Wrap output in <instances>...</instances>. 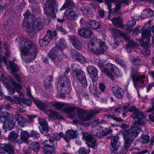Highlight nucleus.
Segmentation results:
<instances>
[{
	"instance_id": "f257e3e1",
	"label": "nucleus",
	"mask_w": 154,
	"mask_h": 154,
	"mask_svg": "<svg viewBox=\"0 0 154 154\" xmlns=\"http://www.w3.org/2000/svg\"><path fill=\"white\" fill-rule=\"evenodd\" d=\"M20 40V49L22 58L27 62L32 61L37 54V45L31 41L23 38Z\"/></svg>"
},
{
	"instance_id": "f03ea898",
	"label": "nucleus",
	"mask_w": 154,
	"mask_h": 154,
	"mask_svg": "<svg viewBox=\"0 0 154 154\" xmlns=\"http://www.w3.org/2000/svg\"><path fill=\"white\" fill-rule=\"evenodd\" d=\"M64 109L65 112L69 114V117L71 119H72L77 116L78 117L83 121L89 120L91 117L100 112L99 110H92L88 113H86L82 109L76 107H66L64 108Z\"/></svg>"
},
{
	"instance_id": "7ed1b4c3",
	"label": "nucleus",
	"mask_w": 154,
	"mask_h": 154,
	"mask_svg": "<svg viewBox=\"0 0 154 154\" xmlns=\"http://www.w3.org/2000/svg\"><path fill=\"white\" fill-rule=\"evenodd\" d=\"M113 37H115L114 38V43L112 45V47L113 49L116 48L118 46L119 42L116 39L118 36H122L123 38L128 43L126 46V48L128 52H131V49L134 48H137L139 46L137 43H135L133 39L129 36L126 35L123 32L119 30L117 28H113L112 30Z\"/></svg>"
},
{
	"instance_id": "20e7f679",
	"label": "nucleus",
	"mask_w": 154,
	"mask_h": 154,
	"mask_svg": "<svg viewBox=\"0 0 154 154\" xmlns=\"http://www.w3.org/2000/svg\"><path fill=\"white\" fill-rule=\"evenodd\" d=\"M67 47V45L65 40L61 38L58 42L57 46L54 47L51 50L49 53V57L51 60L53 61L55 64L57 65L59 61H62L63 59L66 57L65 54H58V50L62 51Z\"/></svg>"
},
{
	"instance_id": "39448f33",
	"label": "nucleus",
	"mask_w": 154,
	"mask_h": 154,
	"mask_svg": "<svg viewBox=\"0 0 154 154\" xmlns=\"http://www.w3.org/2000/svg\"><path fill=\"white\" fill-rule=\"evenodd\" d=\"M141 130V128L138 126L134 125L128 130H123L122 131L121 133L124 140L125 151H126L125 148L127 149L131 146V144L134 140V137L137 136Z\"/></svg>"
},
{
	"instance_id": "423d86ee",
	"label": "nucleus",
	"mask_w": 154,
	"mask_h": 154,
	"mask_svg": "<svg viewBox=\"0 0 154 154\" xmlns=\"http://www.w3.org/2000/svg\"><path fill=\"white\" fill-rule=\"evenodd\" d=\"M88 47L90 51L97 55L104 53L107 49L105 42L95 37L91 40Z\"/></svg>"
},
{
	"instance_id": "0eeeda50",
	"label": "nucleus",
	"mask_w": 154,
	"mask_h": 154,
	"mask_svg": "<svg viewBox=\"0 0 154 154\" xmlns=\"http://www.w3.org/2000/svg\"><path fill=\"white\" fill-rule=\"evenodd\" d=\"M105 61L102 60H99L98 65L102 71L112 80L114 77H117L120 75V72L119 69L111 63H108L104 66Z\"/></svg>"
},
{
	"instance_id": "6e6552de",
	"label": "nucleus",
	"mask_w": 154,
	"mask_h": 154,
	"mask_svg": "<svg viewBox=\"0 0 154 154\" xmlns=\"http://www.w3.org/2000/svg\"><path fill=\"white\" fill-rule=\"evenodd\" d=\"M0 122L4 123L3 128L5 131L11 130L15 124L13 115L6 112L0 114Z\"/></svg>"
},
{
	"instance_id": "1a4fd4ad",
	"label": "nucleus",
	"mask_w": 154,
	"mask_h": 154,
	"mask_svg": "<svg viewBox=\"0 0 154 154\" xmlns=\"http://www.w3.org/2000/svg\"><path fill=\"white\" fill-rule=\"evenodd\" d=\"M129 112H133L131 117L133 118V122L134 125H140L146 124V120L143 113L142 112H138V109L135 106H131L129 107Z\"/></svg>"
},
{
	"instance_id": "9d476101",
	"label": "nucleus",
	"mask_w": 154,
	"mask_h": 154,
	"mask_svg": "<svg viewBox=\"0 0 154 154\" xmlns=\"http://www.w3.org/2000/svg\"><path fill=\"white\" fill-rule=\"evenodd\" d=\"M23 25L26 27V31L28 33L32 32L35 30L38 31L42 28V20L40 18H36L30 23L27 21H23Z\"/></svg>"
},
{
	"instance_id": "9b49d317",
	"label": "nucleus",
	"mask_w": 154,
	"mask_h": 154,
	"mask_svg": "<svg viewBox=\"0 0 154 154\" xmlns=\"http://www.w3.org/2000/svg\"><path fill=\"white\" fill-rule=\"evenodd\" d=\"M57 88L59 92L69 94L71 91L69 80L65 76L62 77L59 80Z\"/></svg>"
},
{
	"instance_id": "f8f14e48",
	"label": "nucleus",
	"mask_w": 154,
	"mask_h": 154,
	"mask_svg": "<svg viewBox=\"0 0 154 154\" xmlns=\"http://www.w3.org/2000/svg\"><path fill=\"white\" fill-rule=\"evenodd\" d=\"M57 5L55 0H47L45 5V12L48 17H54L57 12Z\"/></svg>"
},
{
	"instance_id": "ddd939ff",
	"label": "nucleus",
	"mask_w": 154,
	"mask_h": 154,
	"mask_svg": "<svg viewBox=\"0 0 154 154\" xmlns=\"http://www.w3.org/2000/svg\"><path fill=\"white\" fill-rule=\"evenodd\" d=\"M72 75L74 79L81 82L82 85L85 88L87 86V81L84 72L80 70L75 69L72 72Z\"/></svg>"
},
{
	"instance_id": "4468645a",
	"label": "nucleus",
	"mask_w": 154,
	"mask_h": 154,
	"mask_svg": "<svg viewBox=\"0 0 154 154\" xmlns=\"http://www.w3.org/2000/svg\"><path fill=\"white\" fill-rule=\"evenodd\" d=\"M131 75L134 86L137 89V85H140L143 84L145 77L143 75H139L137 72L134 69L132 70Z\"/></svg>"
},
{
	"instance_id": "2eb2a0df",
	"label": "nucleus",
	"mask_w": 154,
	"mask_h": 154,
	"mask_svg": "<svg viewBox=\"0 0 154 154\" xmlns=\"http://www.w3.org/2000/svg\"><path fill=\"white\" fill-rule=\"evenodd\" d=\"M83 138L86 141L89 146L95 147L97 146L96 139L90 134L84 132L83 133Z\"/></svg>"
},
{
	"instance_id": "dca6fc26",
	"label": "nucleus",
	"mask_w": 154,
	"mask_h": 154,
	"mask_svg": "<svg viewBox=\"0 0 154 154\" xmlns=\"http://www.w3.org/2000/svg\"><path fill=\"white\" fill-rule=\"evenodd\" d=\"M64 135V139L68 142L71 139L77 138L78 136V133L77 130L70 129L66 131Z\"/></svg>"
},
{
	"instance_id": "f3484780",
	"label": "nucleus",
	"mask_w": 154,
	"mask_h": 154,
	"mask_svg": "<svg viewBox=\"0 0 154 154\" xmlns=\"http://www.w3.org/2000/svg\"><path fill=\"white\" fill-rule=\"evenodd\" d=\"M119 137L117 135L112 137L110 147L112 153H116L118 148L120 146V143L119 141Z\"/></svg>"
},
{
	"instance_id": "a211bd4d",
	"label": "nucleus",
	"mask_w": 154,
	"mask_h": 154,
	"mask_svg": "<svg viewBox=\"0 0 154 154\" xmlns=\"http://www.w3.org/2000/svg\"><path fill=\"white\" fill-rule=\"evenodd\" d=\"M141 33L142 37L146 38V42L143 43L142 46L144 47L149 48L150 46L149 45V42L150 40V38L151 36L150 29H143Z\"/></svg>"
},
{
	"instance_id": "6ab92c4d",
	"label": "nucleus",
	"mask_w": 154,
	"mask_h": 154,
	"mask_svg": "<svg viewBox=\"0 0 154 154\" xmlns=\"http://www.w3.org/2000/svg\"><path fill=\"white\" fill-rule=\"evenodd\" d=\"M100 3L103 2V0H96ZM106 1H109L111 2H116L118 3V4H116L115 8H114V11L112 12V14H119L120 13V8L121 7L120 3H122L125 4H128L129 3V2L128 0H105Z\"/></svg>"
},
{
	"instance_id": "aec40b11",
	"label": "nucleus",
	"mask_w": 154,
	"mask_h": 154,
	"mask_svg": "<svg viewBox=\"0 0 154 154\" xmlns=\"http://www.w3.org/2000/svg\"><path fill=\"white\" fill-rule=\"evenodd\" d=\"M79 12L78 10L72 9L66 10L65 13V16L68 20H73L78 17Z\"/></svg>"
},
{
	"instance_id": "412c9836",
	"label": "nucleus",
	"mask_w": 154,
	"mask_h": 154,
	"mask_svg": "<svg viewBox=\"0 0 154 154\" xmlns=\"http://www.w3.org/2000/svg\"><path fill=\"white\" fill-rule=\"evenodd\" d=\"M52 38V32L51 31H48L46 35L44 38L40 39L39 43L41 47L47 45Z\"/></svg>"
},
{
	"instance_id": "4be33fe9",
	"label": "nucleus",
	"mask_w": 154,
	"mask_h": 154,
	"mask_svg": "<svg viewBox=\"0 0 154 154\" xmlns=\"http://www.w3.org/2000/svg\"><path fill=\"white\" fill-rule=\"evenodd\" d=\"M19 97H17V95H15L12 97L9 96H7L6 97V98L13 103H20L23 100V94L20 92H19Z\"/></svg>"
},
{
	"instance_id": "5701e85b",
	"label": "nucleus",
	"mask_w": 154,
	"mask_h": 154,
	"mask_svg": "<svg viewBox=\"0 0 154 154\" xmlns=\"http://www.w3.org/2000/svg\"><path fill=\"white\" fill-rule=\"evenodd\" d=\"M87 71L91 78L95 80L98 75V71L97 69L93 66H89L87 67Z\"/></svg>"
},
{
	"instance_id": "b1692460",
	"label": "nucleus",
	"mask_w": 154,
	"mask_h": 154,
	"mask_svg": "<svg viewBox=\"0 0 154 154\" xmlns=\"http://www.w3.org/2000/svg\"><path fill=\"white\" fill-rule=\"evenodd\" d=\"M14 117L18 124L21 127H23L26 126V124L28 122L27 119L20 114H16L15 115Z\"/></svg>"
},
{
	"instance_id": "393cba45",
	"label": "nucleus",
	"mask_w": 154,
	"mask_h": 154,
	"mask_svg": "<svg viewBox=\"0 0 154 154\" xmlns=\"http://www.w3.org/2000/svg\"><path fill=\"white\" fill-rule=\"evenodd\" d=\"M69 40L71 42L73 46L76 49L80 50L82 48V44L75 36L73 35H69Z\"/></svg>"
},
{
	"instance_id": "a878e982",
	"label": "nucleus",
	"mask_w": 154,
	"mask_h": 154,
	"mask_svg": "<svg viewBox=\"0 0 154 154\" xmlns=\"http://www.w3.org/2000/svg\"><path fill=\"white\" fill-rule=\"evenodd\" d=\"M78 34L85 38H89L91 36L93 32L90 29L82 28L78 30Z\"/></svg>"
},
{
	"instance_id": "bb28decb",
	"label": "nucleus",
	"mask_w": 154,
	"mask_h": 154,
	"mask_svg": "<svg viewBox=\"0 0 154 154\" xmlns=\"http://www.w3.org/2000/svg\"><path fill=\"white\" fill-rule=\"evenodd\" d=\"M4 146H2L4 150L8 154H14V146L11 144H3Z\"/></svg>"
},
{
	"instance_id": "cd10ccee",
	"label": "nucleus",
	"mask_w": 154,
	"mask_h": 154,
	"mask_svg": "<svg viewBox=\"0 0 154 154\" xmlns=\"http://www.w3.org/2000/svg\"><path fill=\"white\" fill-rule=\"evenodd\" d=\"M81 9L86 16L89 17H93V13L92 12L88 9L86 5H83Z\"/></svg>"
},
{
	"instance_id": "c85d7f7f",
	"label": "nucleus",
	"mask_w": 154,
	"mask_h": 154,
	"mask_svg": "<svg viewBox=\"0 0 154 154\" xmlns=\"http://www.w3.org/2000/svg\"><path fill=\"white\" fill-rule=\"evenodd\" d=\"M39 123L42 127L43 130L46 131H49L48 127V125L46 120L42 118H39L38 119Z\"/></svg>"
},
{
	"instance_id": "c756f323",
	"label": "nucleus",
	"mask_w": 154,
	"mask_h": 154,
	"mask_svg": "<svg viewBox=\"0 0 154 154\" xmlns=\"http://www.w3.org/2000/svg\"><path fill=\"white\" fill-rule=\"evenodd\" d=\"M51 106L55 109H59L66 106L65 104L59 102H52L50 103Z\"/></svg>"
},
{
	"instance_id": "7c9ffc66",
	"label": "nucleus",
	"mask_w": 154,
	"mask_h": 154,
	"mask_svg": "<svg viewBox=\"0 0 154 154\" xmlns=\"http://www.w3.org/2000/svg\"><path fill=\"white\" fill-rule=\"evenodd\" d=\"M113 93L115 96L119 98H121L123 96L122 93V90L121 89L119 88L118 87L112 88Z\"/></svg>"
},
{
	"instance_id": "2f4dec72",
	"label": "nucleus",
	"mask_w": 154,
	"mask_h": 154,
	"mask_svg": "<svg viewBox=\"0 0 154 154\" xmlns=\"http://www.w3.org/2000/svg\"><path fill=\"white\" fill-rule=\"evenodd\" d=\"M112 21L113 24L115 26L121 27L122 26V20L120 17L114 18L112 19Z\"/></svg>"
},
{
	"instance_id": "473e14b6",
	"label": "nucleus",
	"mask_w": 154,
	"mask_h": 154,
	"mask_svg": "<svg viewBox=\"0 0 154 154\" xmlns=\"http://www.w3.org/2000/svg\"><path fill=\"white\" fill-rule=\"evenodd\" d=\"M20 138L24 141V143H27L28 142V138L29 135L27 131H22L20 133Z\"/></svg>"
},
{
	"instance_id": "72a5a7b5",
	"label": "nucleus",
	"mask_w": 154,
	"mask_h": 154,
	"mask_svg": "<svg viewBox=\"0 0 154 154\" xmlns=\"http://www.w3.org/2000/svg\"><path fill=\"white\" fill-rule=\"evenodd\" d=\"M19 137V135L14 131H11L8 135V139L10 141L15 142L16 140Z\"/></svg>"
},
{
	"instance_id": "f704fd0d",
	"label": "nucleus",
	"mask_w": 154,
	"mask_h": 154,
	"mask_svg": "<svg viewBox=\"0 0 154 154\" xmlns=\"http://www.w3.org/2000/svg\"><path fill=\"white\" fill-rule=\"evenodd\" d=\"M47 114L49 117L52 118H59V114L52 110H48L46 111Z\"/></svg>"
},
{
	"instance_id": "c9c22d12",
	"label": "nucleus",
	"mask_w": 154,
	"mask_h": 154,
	"mask_svg": "<svg viewBox=\"0 0 154 154\" xmlns=\"http://www.w3.org/2000/svg\"><path fill=\"white\" fill-rule=\"evenodd\" d=\"M0 81H2L3 83L7 84L8 82V79L5 76L1 71H0ZM2 92L1 89V86L0 85V95H2Z\"/></svg>"
},
{
	"instance_id": "e433bc0d",
	"label": "nucleus",
	"mask_w": 154,
	"mask_h": 154,
	"mask_svg": "<svg viewBox=\"0 0 154 154\" xmlns=\"http://www.w3.org/2000/svg\"><path fill=\"white\" fill-rule=\"evenodd\" d=\"M74 5L72 0H66L65 2L60 10H64L68 7L73 6Z\"/></svg>"
},
{
	"instance_id": "4c0bfd02",
	"label": "nucleus",
	"mask_w": 154,
	"mask_h": 154,
	"mask_svg": "<svg viewBox=\"0 0 154 154\" xmlns=\"http://www.w3.org/2000/svg\"><path fill=\"white\" fill-rule=\"evenodd\" d=\"M142 14H143V17L144 18H145L152 15L153 14V12L150 9H145L143 11Z\"/></svg>"
},
{
	"instance_id": "58836bf2",
	"label": "nucleus",
	"mask_w": 154,
	"mask_h": 154,
	"mask_svg": "<svg viewBox=\"0 0 154 154\" xmlns=\"http://www.w3.org/2000/svg\"><path fill=\"white\" fill-rule=\"evenodd\" d=\"M131 58L132 60L133 64L136 66H138L139 67L141 65V61L138 57H131Z\"/></svg>"
},
{
	"instance_id": "ea45409f",
	"label": "nucleus",
	"mask_w": 154,
	"mask_h": 154,
	"mask_svg": "<svg viewBox=\"0 0 154 154\" xmlns=\"http://www.w3.org/2000/svg\"><path fill=\"white\" fill-rule=\"evenodd\" d=\"M54 146H44L43 152L45 154H52L54 151Z\"/></svg>"
},
{
	"instance_id": "a19ab883",
	"label": "nucleus",
	"mask_w": 154,
	"mask_h": 154,
	"mask_svg": "<svg viewBox=\"0 0 154 154\" xmlns=\"http://www.w3.org/2000/svg\"><path fill=\"white\" fill-rule=\"evenodd\" d=\"M31 148L34 151L37 152L39 151L40 146L38 142H32L31 144Z\"/></svg>"
},
{
	"instance_id": "79ce46f5",
	"label": "nucleus",
	"mask_w": 154,
	"mask_h": 154,
	"mask_svg": "<svg viewBox=\"0 0 154 154\" xmlns=\"http://www.w3.org/2000/svg\"><path fill=\"white\" fill-rule=\"evenodd\" d=\"M10 68L12 71V74L15 73L19 69V67L15 63L10 62L9 63Z\"/></svg>"
},
{
	"instance_id": "37998d69",
	"label": "nucleus",
	"mask_w": 154,
	"mask_h": 154,
	"mask_svg": "<svg viewBox=\"0 0 154 154\" xmlns=\"http://www.w3.org/2000/svg\"><path fill=\"white\" fill-rule=\"evenodd\" d=\"M71 53L73 58L78 60V58H79L80 54L78 51L75 49H72L71 51Z\"/></svg>"
},
{
	"instance_id": "c03bdc74",
	"label": "nucleus",
	"mask_w": 154,
	"mask_h": 154,
	"mask_svg": "<svg viewBox=\"0 0 154 154\" xmlns=\"http://www.w3.org/2000/svg\"><path fill=\"white\" fill-rule=\"evenodd\" d=\"M34 102L37 106L41 110H44L45 109V106L42 102L36 99H34Z\"/></svg>"
},
{
	"instance_id": "a18cd8bd",
	"label": "nucleus",
	"mask_w": 154,
	"mask_h": 154,
	"mask_svg": "<svg viewBox=\"0 0 154 154\" xmlns=\"http://www.w3.org/2000/svg\"><path fill=\"white\" fill-rule=\"evenodd\" d=\"M49 79H46L44 82V86L46 89H48L51 86V82L52 81V78L51 77H49Z\"/></svg>"
},
{
	"instance_id": "49530a36",
	"label": "nucleus",
	"mask_w": 154,
	"mask_h": 154,
	"mask_svg": "<svg viewBox=\"0 0 154 154\" xmlns=\"http://www.w3.org/2000/svg\"><path fill=\"white\" fill-rule=\"evenodd\" d=\"M10 80L16 91L18 92V93L20 92L19 91L22 89V87L21 85L17 83L14 81L13 80L11 79Z\"/></svg>"
},
{
	"instance_id": "de8ad7c7",
	"label": "nucleus",
	"mask_w": 154,
	"mask_h": 154,
	"mask_svg": "<svg viewBox=\"0 0 154 154\" xmlns=\"http://www.w3.org/2000/svg\"><path fill=\"white\" fill-rule=\"evenodd\" d=\"M149 135H145L141 136L140 141L142 143H147L149 141Z\"/></svg>"
},
{
	"instance_id": "09e8293b",
	"label": "nucleus",
	"mask_w": 154,
	"mask_h": 154,
	"mask_svg": "<svg viewBox=\"0 0 154 154\" xmlns=\"http://www.w3.org/2000/svg\"><path fill=\"white\" fill-rule=\"evenodd\" d=\"M46 136L49 138V141L51 143H53L54 146H55L57 145V143L55 141L54 135L50 136L49 134H47Z\"/></svg>"
},
{
	"instance_id": "8fccbe9b",
	"label": "nucleus",
	"mask_w": 154,
	"mask_h": 154,
	"mask_svg": "<svg viewBox=\"0 0 154 154\" xmlns=\"http://www.w3.org/2000/svg\"><path fill=\"white\" fill-rule=\"evenodd\" d=\"M91 24H92V26H91V28L93 29H97L100 27L99 23L96 21L92 20Z\"/></svg>"
},
{
	"instance_id": "3c124183",
	"label": "nucleus",
	"mask_w": 154,
	"mask_h": 154,
	"mask_svg": "<svg viewBox=\"0 0 154 154\" xmlns=\"http://www.w3.org/2000/svg\"><path fill=\"white\" fill-rule=\"evenodd\" d=\"M90 152V149H86L84 147L81 148L79 150V154H88Z\"/></svg>"
},
{
	"instance_id": "603ef678",
	"label": "nucleus",
	"mask_w": 154,
	"mask_h": 154,
	"mask_svg": "<svg viewBox=\"0 0 154 154\" xmlns=\"http://www.w3.org/2000/svg\"><path fill=\"white\" fill-rule=\"evenodd\" d=\"M21 103L26 104L27 106H30L31 103V102L29 99L25 98L24 94H23V100L21 102Z\"/></svg>"
},
{
	"instance_id": "864d4df0",
	"label": "nucleus",
	"mask_w": 154,
	"mask_h": 154,
	"mask_svg": "<svg viewBox=\"0 0 154 154\" xmlns=\"http://www.w3.org/2000/svg\"><path fill=\"white\" fill-rule=\"evenodd\" d=\"M30 136L34 138H37L40 136V134L37 131H32L30 133Z\"/></svg>"
},
{
	"instance_id": "5fc2aeb1",
	"label": "nucleus",
	"mask_w": 154,
	"mask_h": 154,
	"mask_svg": "<svg viewBox=\"0 0 154 154\" xmlns=\"http://www.w3.org/2000/svg\"><path fill=\"white\" fill-rule=\"evenodd\" d=\"M55 140H59L61 137H63L64 139V134L62 132H60L58 134H54Z\"/></svg>"
},
{
	"instance_id": "6e6d98bb",
	"label": "nucleus",
	"mask_w": 154,
	"mask_h": 154,
	"mask_svg": "<svg viewBox=\"0 0 154 154\" xmlns=\"http://www.w3.org/2000/svg\"><path fill=\"white\" fill-rule=\"evenodd\" d=\"M152 102L151 104L152 105V107L147 110L146 111L147 112H153L154 113V98H152L151 99Z\"/></svg>"
},
{
	"instance_id": "4d7b16f0",
	"label": "nucleus",
	"mask_w": 154,
	"mask_h": 154,
	"mask_svg": "<svg viewBox=\"0 0 154 154\" xmlns=\"http://www.w3.org/2000/svg\"><path fill=\"white\" fill-rule=\"evenodd\" d=\"M44 145V146H54L53 143H51V142L48 140H45L43 143Z\"/></svg>"
},
{
	"instance_id": "13d9d810",
	"label": "nucleus",
	"mask_w": 154,
	"mask_h": 154,
	"mask_svg": "<svg viewBox=\"0 0 154 154\" xmlns=\"http://www.w3.org/2000/svg\"><path fill=\"white\" fill-rule=\"evenodd\" d=\"M136 24V21L135 20H133L129 21L127 23V24L129 26H132L135 25Z\"/></svg>"
},
{
	"instance_id": "bf43d9fd",
	"label": "nucleus",
	"mask_w": 154,
	"mask_h": 154,
	"mask_svg": "<svg viewBox=\"0 0 154 154\" xmlns=\"http://www.w3.org/2000/svg\"><path fill=\"white\" fill-rule=\"evenodd\" d=\"M115 61L122 66H123L124 65V62L123 60L119 57L116 58Z\"/></svg>"
},
{
	"instance_id": "052dcab7",
	"label": "nucleus",
	"mask_w": 154,
	"mask_h": 154,
	"mask_svg": "<svg viewBox=\"0 0 154 154\" xmlns=\"http://www.w3.org/2000/svg\"><path fill=\"white\" fill-rule=\"evenodd\" d=\"M78 60L80 61L82 63H84L85 62L86 59L85 57L80 54L79 58H78Z\"/></svg>"
},
{
	"instance_id": "680f3d73",
	"label": "nucleus",
	"mask_w": 154,
	"mask_h": 154,
	"mask_svg": "<svg viewBox=\"0 0 154 154\" xmlns=\"http://www.w3.org/2000/svg\"><path fill=\"white\" fill-rule=\"evenodd\" d=\"M16 80L19 82H21V79L20 78L19 75L16 73L13 74Z\"/></svg>"
},
{
	"instance_id": "e2e57ef3",
	"label": "nucleus",
	"mask_w": 154,
	"mask_h": 154,
	"mask_svg": "<svg viewBox=\"0 0 154 154\" xmlns=\"http://www.w3.org/2000/svg\"><path fill=\"white\" fill-rule=\"evenodd\" d=\"M57 29L58 30L60 31L61 32H63V33L64 34H67V33L65 29H64L60 26H57Z\"/></svg>"
},
{
	"instance_id": "0e129e2a",
	"label": "nucleus",
	"mask_w": 154,
	"mask_h": 154,
	"mask_svg": "<svg viewBox=\"0 0 154 154\" xmlns=\"http://www.w3.org/2000/svg\"><path fill=\"white\" fill-rule=\"evenodd\" d=\"M9 94L10 95H13L15 93V91L12 87L9 88L8 89Z\"/></svg>"
},
{
	"instance_id": "69168bd1",
	"label": "nucleus",
	"mask_w": 154,
	"mask_h": 154,
	"mask_svg": "<svg viewBox=\"0 0 154 154\" xmlns=\"http://www.w3.org/2000/svg\"><path fill=\"white\" fill-rule=\"evenodd\" d=\"M92 20H89L86 22L85 23L86 26L88 28H91V26H92Z\"/></svg>"
},
{
	"instance_id": "338daca9",
	"label": "nucleus",
	"mask_w": 154,
	"mask_h": 154,
	"mask_svg": "<svg viewBox=\"0 0 154 154\" xmlns=\"http://www.w3.org/2000/svg\"><path fill=\"white\" fill-rule=\"evenodd\" d=\"M99 87L100 89L102 91H103L105 90L106 87L104 85L103 83H100L99 84Z\"/></svg>"
},
{
	"instance_id": "774afa93",
	"label": "nucleus",
	"mask_w": 154,
	"mask_h": 154,
	"mask_svg": "<svg viewBox=\"0 0 154 154\" xmlns=\"http://www.w3.org/2000/svg\"><path fill=\"white\" fill-rule=\"evenodd\" d=\"M100 123V122L97 120H94L92 123V125L93 126L96 127Z\"/></svg>"
}]
</instances>
